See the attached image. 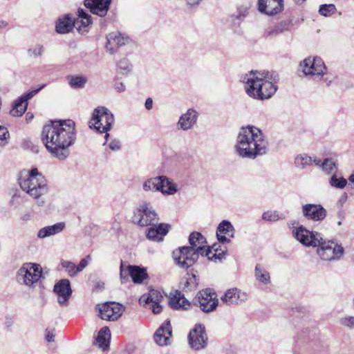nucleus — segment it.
<instances>
[{"label":"nucleus","mask_w":354,"mask_h":354,"mask_svg":"<svg viewBox=\"0 0 354 354\" xmlns=\"http://www.w3.org/2000/svg\"><path fill=\"white\" fill-rule=\"evenodd\" d=\"M158 217L149 203L142 202L134 215L135 222L140 226L156 225Z\"/></svg>","instance_id":"9d476101"},{"label":"nucleus","mask_w":354,"mask_h":354,"mask_svg":"<svg viewBox=\"0 0 354 354\" xmlns=\"http://www.w3.org/2000/svg\"><path fill=\"white\" fill-rule=\"evenodd\" d=\"M296 3L299 4L303 3L305 0H293Z\"/></svg>","instance_id":"774afa93"},{"label":"nucleus","mask_w":354,"mask_h":354,"mask_svg":"<svg viewBox=\"0 0 354 354\" xmlns=\"http://www.w3.org/2000/svg\"><path fill=\"white\" fill-rule=\"evenodd\" d=\"M46 86V84L39 85L37 88L30 91L17 100L13 104V108L10 110V113L14 117L21 116L27 109L28 100L35 96L39 91Z\"/></svg>","instance_id":"4468645a"},{"label":"nucleus","mask_w":354,"mask_h":354,"mask_svg":"<svg viewBox=\"0 0 354 354\" xmlns=\"http://www.w3.org/2000/svg\"><path fill=\"white\" fill-rule=\"evenodd\" d=\"M254 277L257 281L263 285L270 283V276L268 271L260 263L257 264L254 270Z\"/></svg>","instance_id":"f704fd0d"},{"label":"nucleus","mask_w":354,"mask_h":354,"mask_svg":"<svg viewBox=\"0 0 354 354\" xmlns=\"http://www.w3.org/2000/svg\"><path fill=\"white\" fill-rule=\"evenodd\" d=\"M120 277L122 279L127 278L128 275H129V272L127 270V266L125 267L122 262L120 264Z\"/></svg>","instance_id":"4d7b16f0"},{"label":"nucleus","mask_w":354,"mask_h":354,"mask_svg":"<svg viewBox=\"0 0 354 354\" xmlns=\"http://www.w3.org/2000/svg\"><path fill=\"white\" fill-rule=\"evenodd\" d=\"M169 304L172 308L176 310H187L191 305L184 295L178 290L171 294Z\"/></svg>","instance_id":"cd10ccee"},{"label":"nucleus","mask_w":354,"mask_h":354,"mask_svg":"<svg viewBox=\"0 0 354 354\" xmlns=\"http://www.w3.org/2000/svg\"><path fill=\"white\" fill-rule=\"evenodd\" d=\"M292 233L293 237L306 247L317 248L322 240L320 233L316 231H310L303 225L294 227Z\"/></svg>","instance_id":"1a4fd4ad"},{"label":"nucleus","mask_w":354,"mask_h":354,"mask_svg":"<svg viewBox=\"0 0 354 354\" xmlns=\"http://www.w3.org/2000/svg\"><path fill=\"white\" fill-rule=\"evenodd\" d=\"M214 255L216 258H214V261L216 262L217 261H221L224 259L226 256V251H218L217 248L214 249Z\"/></svg>","instance_id":"5fc2aeb1"},{"label":"nucleus","mask_w":354,"mask_h":354,"mask_svg":"<svg viewBox=\"0 0 354 354\" xmlns=\"http://www.w3.org/2000/svg\"><path fill=\"white\" fill-rule=\"evenodd\" d=\"M44 46L39 43L31 45L28 49V56L34 59L41 57L44 55Z\"/></svg>","instance_id":"a19ab883"},{"label":"nucleus","mask_w":354,"mask_h":354,"mask_svg":"<svg viewBox=\"0 0 354 354\" xmlns=\"http://www.w3.org/2000/svg\"><path fill=\"white\" fill-rule=\"evenodd\" d=\"M9 26V24L7 21L0 20V30L3 29Z\"/></svg>","instance_id":"e2e57ef3"},{"label":"nucleus","mask_w":354,"mask_h":354,"mask_svg":"<svg viewBox=\"0 0 354 354\" xmlns=\"http://www.w3.org/2000/svg\"><path fill=\"white\" fill-rule=\"evenodd\" d=\"M74 28L77 31L84 34L88 31V27L91 24V16L83 9L80 8L77 10V17L73 19Z\"/></svg>","instance_id":"bb28decb"},{"label":"nucleus","mask_w":354,"mask_h":354,"mask_svg":"<svg viewBox=\"0 0 354 354\" xmlns=\"http://www.w3.org/2000/svg\"><path fill=\"white\" fill-rule=\"evenodd\" d=\"M171 327L170 322L166 321L156 331L153 338L155 342L160 346H167L171 343Z\"/></svg>","instance_id":"b1692460"},{"label":"nucleus","mask_w":354,"mask_h":354,"mask_svg":"<svg viewBox=\"0 0 354 354\" xmlns=\"http://www.w3.org/2000/svg\"><path fill=\"white\" fill-rule=\"evenodd\" d=\"M170 226L165 223H158L150 225L146 232L147 238L153 241H161L168 233Z\"/></svg>","instance_id":"a878e982"},{"label":"nucleus","mask_w":354,"mask_h":354,"mask_svg":"<svg viewBox=\"0 0 354 354\" xmlns=\"http://www.w3.org/2000/svg\"><path fill=\"white\" fill-rule=\"evenodd\" d=\"M109 147L112 151H118L121 148L120 141L118 139H113L110 142Z\"/></svg>","instance_id":"6e6d98bb"},{"label":"nucleus","mask_w":354,"mask_h":354,"mask_svg":"<svg viewBox=\"0 0 354 354\" xmlns=\"http://www.w3.org/2000/svg\"><path fill=\"white\" fill-rule=\"evenodd\" d=\"M295 164L299 169H304L313 164V158L306 153L299 154L295 158Z\"/></svg>","instance_id":"ea45409f"},{"label":"nucleus","mask_w":354,"mask_h":354,"mask_svg":"<svg viewBox=\"0 0 354 354\" xmlns=\"http://www.w3.org/2000/svg\"><path fill=\"white\" fill-rule=\"evenodd\" d=\"M290 23L288 21H282L276 24L274 26L266 30L264 33V36L266 38H272L277 37L280 34H282L286 31H288Z\"/></svg>","instance_id":"2f4dec72"},{"label":"nucleus","mask_w":354,"mask_h":354,"mask_svg":"<svg viewBox=\"0 0 354 354\" xmlns=\"http://www.w3.org/2000/svg\"><path fill=\"white\" fill-rule=\"evenodd\" d=\"M301 214L307 220L322 221L326 216V210L319 204H306L301 207Z\"/></svg>","instance_id":"f3484780"},{"label":"nucleus","mask_w":354,"mask_h":354,"mask_svg":"<svg viewBox=\"0 0 354 354\" xmlns=\"http://www.w3.org/2000/svg\"><path fill=\"white\" fill-rule=\"evenodd\" d=\"M160 192L164 195H174L178 191V186L174 180L166 176H161Z\"/></svg>","instance_id":"7c9ffc66"},{"label":"nucleus","mask_w":354,"mask_h":354,"mask_svg":"<svg viewBox=\"0 0 354 354\" xmlns=\"http://www.w3.org/2000/svg\"><path fill=\"white\" fill-rule=\"evenodd\" d=\"M336 10L333 4H324L319 7V12L324 17H328L333 14Z\"/></svg>","instance_id":"49530a36"},{"label":"nucleus","mask_w":354,"mask_h":354,"mask_svg":"<svg viewBox=\"0 0 354 354\" xmlns=\"http://www.w3.org/2000/svg\"><path fill=\"white\" fill-rule=\"evenodd\" d=\"M42 272L39 264L24 263L16 273V281L20 285L32 288L41 277Z\"/></svg>","instance_id":"423d86ee"},{"label":"nucleus","mask_w":354,"mask_h":354,"mask_svg":"<svg viewBox=\"0 0 354 354\" xmlns=\"http://www.w3.org/2000/svg\"><path fill=\"white\" fill-rule=\"evenodd\" d=\"M214 248H210L209 246L206 245V247L203 248V252H201L200 255L202 257H206L209 260L214 261V258H216L214 255Z\"/></svg>","instance_id":"603ef678"},{"label":"nucleus","mask_w":354,"mask_h":354,"mask_svg":"<svg viewBox=\"0 0 354 354\" xmlns=\"http://www.w3.org/2000/svg\"><path fill=\"white\" fill-rule=\"evenodd\" d=\"M111 0H85L84 5L90 11L100 17L106 15Z\"/></svg>","instance_id":"393cba45"},{"label":"nucleus","mask_w":354,"mask_h":354,"mask_svg":"<svg viewBox=\"0 0 354 354\" xmlns=\"http://www.w3.org/2000/svg\"><path fill=\"white\" fill-rule=\"evenodd\" d=\"M207 335L205 332V328L202 324H196L194 328L190 330L188 335L189 344L194 350L204 348L207 344Z\"/></svg>","instance_id":"ddd939ff"},{"label":"nucleus","mask_w":354,"mask_h":354,"mask_svg":"<svg viewBox=\"0 0 354 354\" xmlns=\"http://www.w3.org/2000/svg\"><path fill=\"white\" fill-rule=\"evenodd\" d=\"M283 0H259L258 10L268 16H274L282 12Z\"/></svg>","instance_id":"412c9836"},{"label":"nucleus","mask_w":354,"mask_h":354,"mask_svg":"<svg viewBox=\"0 0 354 354\" xmlns=\"http://www.w3.org/2000/svg\"><path fill=\"white\" fill-rule=\"evenodd\" d=\"M61 266L70 277H75L78 273L77 270H76L77 266L71 261H62Z\"/></svg>","instance_id":"a18cd8bd"},{"label":"nucleus","mask_w":354,"mask_h":354,"mask_svg":"<svg viewBox=\"0 0 354 354\" xmlns=\"http://www.w3.org/2000/svg\"><path fill=\"white\" fill-rule=\"evenodd\" d=\"M339 324L346 328H354V316L347 315L339 319Z\"/></svg>","instance_id":"8fccbe9b"},{"label":"nucleus","mask_w":354,"mask_h":354,"mask_svg":"<svg viewBox=\"0 0 354 354\" xmlns=\"http://www.w3.org/2000/svg\"><path fill=\"white\" fill-rule=\"evenodd\" d=\"M315 163L316 165L322 167V163L323 162L320 159H313V163Z\"/></svg>","instance_id":"0e129e2a"},{"label":"nucleus","mask_w":354,"mask_h":354,"mask_svg":"<svg viewBox=\"0 0 354 354\" xmlns=\"http://www.w3.org/2000/svg\"><path fill=\"white\" fill-rule=\"evenodd\" d=\"M235 229L232 224L227 220L221 221L216 230V236L218 241L221 243H229L230 238H234Z\"/></svg>","instance_id":"5701e85b"},{"label":"nucleus","mask_w":354,"mask_h":354,"mask_svg":"<svg viewBox=\"0 0 354 354\" xmlns=\"http://www.w3.org/2000/svg\"><path fill=\"white\" fill-rule=\"evenodd\" d=\"M114 122V115L108 108L97 106L93 111L89 127H93L99 133H106L111 129Z\"/></svg>","instance_id":"39448f33"},{"label":"nucleus","mask_w":354,"mask_h":354,"mask_svg":"<svg viewBox=\"0 0 354 354\" xmlns=\"http://www.w3.org/2000/svg\"><path fill=\"white\" fill-rule=\"evenodd\" d=\"M187 5L190 6H198L203 0H185Z\"/></svg>","instance_id":"052dcab7"},{"label":"nucleus","mask_w":354,"mask_h":354,"mask_svg":"<svg viewBox=\"0 0 354 354\" xmlns=\"http://www.w3.org/2000/svg\"><path fill=\"white\" fill-rule=\"evenodd\" d=\"M91 260V256L87 255L85 258L80 261L79 265L77 266L76 270H77L78 272H82L88 265Z\"/></svg>","instance_id":"864d4df0"},{"label":"nucleus","mask_w":354,"mask_h":354,"mask_svg":"<svg viewBox=\"0 0 354 354\" xmlns=\"http://www.w3.org/2000/svg\"><path fill=\"white\" fill-rule=\"evenodd\" d=\"M19 185L23 191L37 200L39 206L44 205L46 201L42 196L48 192V185L44 176L37 168L30 169L26 178H21Z\"/></svg>","instance_id":"20e7f679"},{"label":"nucleus","mask_w":354,"mask_h":354,"mask_svg":"<svg viewBox=\"0 0 354 354\" xmlns=\"http://www.w3.org/2000/svg\"><path fill=\"white\" fill-rule=\"evenodd\" d=\"M145 106L147 110H151L153 108V100L151 97L146 100Z\"/></svg>","instance_id":"680f3d73"},{"label":"nucleus","mask_w":354,"mask_h":354,"mask_svg":"<svg viewBox=\"0 0 354 354\" xmlns=\"http://www.w3.org/2000/svg\"><path fill=\"white\" fill-rule=\"evenodd\" d=\"M329 184L333 187L343 189L346 186L347 180L342 176L334 173L329 180Z\"/></svg>","instance_id":"79ce46f5"},{"label":"nucleus","mask_w":354,"mask_h":354,"mask_svg":"<svg viewBox=\"0 0 354 354\" xmlns=\"http://www.w3.org/2000/svg\"><path fill=\"white\" fill-rule=\"evenodd\" d=\"M200 252L187 246L180 247L173 252V257L176 263L184 269L193 266L198 260Z\"/></svg>","instance_id":"f8f14e48"},{"label":"nucleus","mask_w":354,"mask_h":354,"mask_svg":"<svg viewBox=\"0 0 354 354\" xmlns=\"http://www.w3.org/2000/svg\"><path fill=\"white\" fill-rule=\"evenodd\" d=\"M268 146V140L263 131L258 127L248 125L239 129L234 149L238 156L254 160L266 155Z\"/></svg>","instance_id":"f03ea898"},{"label":"nucleus","mask_w":354,"mask_h":354,"mask_svg":"<svg viewBox=\"0 0 354 354\" xmlns=\"http://www.w3.org/2000/svg\"><path fill=\"white\" fill-rule=\"evenodd\" d=\"M162 299L163 296L159 290L151 289L149 291L148 295H142L139 301L140 304H147L154 314H158L162 311L160 302Z\"/></svg>","instance_id":"a211bd4d"},{"label":"nucleus","mask_w":354,"mask_h":354,"mask_svg":"<svg viewBox=\"0 0 354 354\" xmlns=\"http://www.w3.org/2000/svg\"><path fill=\"white\" fill-rule=\"evenodd\" d=\"M127 270L129 276L132 278L134 283H141L147 276L146 270L140 268L136 266H127Z\"/></svg>","instance_id":"c9c22d12"},{"label":"nucleus","mask_w":354,"mask_h":354,"mask_svg":"<svg viewBox=\"0 0 354 354\" xmlns=\"http://www.w3.org/2000/svg\"><path fill=\"white\" fill-rule=\"evenodd\" d=\"M245 93L253 99L263 100L270 98L277 86L269 72L250 71L242 77Z\"/></svg>","instance_id":"7ed1b4c3"},{"label":"nucleus","mask_w":354,"mask_h":354,"mask_svg":"<svg viewBox=\"0 0 354 354\" xmlns=\"http://www.w3.org/2000/svg\"><path fill=\"white\" fill-rule=\"evenodd\" d=\"M248 13V10L246 7H239L237 9V13L232 15V19L234 22L238 21V24H239L245 18Z\"/></svg>","instance_id":"de8ad7c7"},{"label":"nucleus","mask_w":354,"mask_h":354,"mask_svg":"<svg viewBox=\"0 0 354 354\" xmlns=\"http://www.w3.org/2000/svg\"><path fill=\"white\" fill-rule=\"evenodd\" d=\"M55 336L53 330L46 329L45 337L48 342H54Z\"/></svg>","instance_id":"bf43d9fd"},{"label":"nucleus","mask_w":354,"mask_h":354,"mask_svg":"<svg viewBox=\"0 0 354 354\" xmlns=\"http://www.w3.org/2000/svg\"><path fill=\"white\" fill-rule=\"evenodd\" d=\"M111 336L110 330L108 327L102 328L95 338V345L102 348L103 351L109 346V339Z\"/></svg>","instance_id":"72a5a7b5"},{"label":"nucleus","mask_w":354,"mask_h":354,"mask_svg":"<svg viewBox=\"0 0 354 354\" xmlns=\"http://www.w3.org/2000/svg\"><path fill=\"white\" fill-rule=\"evenodd\" d=\"M10 133L7 128L0 126V147L6 146L8 143Z\"/></svg>","instance_id":"09e8293b"},{"label":"nucleus","mask_w":354,"mask_h":354,"mask_svg":"<svg viewBox=\"0 0 354 354\" xmlns=\"http://www.w3.org/2000/svg\"><path fill=\"white\" fill-rule=\"evenodd\" d=\"M322 170L327 174H334L337 171L335 161L332 158H326L322 163Z\"/></svg>","instance_id":"37998d69"},{"label":"nucleus","mask_w":354,"mask_h":354,"mask_svg":"<svg viewBox=\"0 0 354 354\" xmlns=\"http://www.w3.org/2000/svg\"><path fill=\"white\" fill-rule=\"evenodd\" d=\"M317 254L323 261H339L344 256V249L341 244L322 238L320 244L317 246Z\"/></svg>","instance_id":"0eeeda50"},{"label":"nucleus","mask_w":354,"mask_h":354,"mask_svg":"<svg viewBox=\"0 0 354 354\" xmlns=\"http://www.w3.org/2000/svg\"><path fill=\"white\" fill-rule=\"evenodd\" d=\"M74 28L73 19L68 16L59 18L57 21L55 29L59 34L68 33Z\"/></svg>","instance_id":"473e14b6"},{"label":"nucleus","mask_w":354,"mask_h":354,"mask_svg":"<svg viewBox=\"0 0 354 354\" xmlns=\"http://www.w3.org/2000/svg\"><path fill=\"white\" fill-rule=\"evenodd\" d=\"M53 290L57 296L58 303L63 306H67L72 295L69 280L66 279L59 280L55 284Z\"/></svg>","instance_id":"aec40b11"},{"label":"nucleus","mask_w":354,"mask_h":354,"mask_svg":"<svg viewBox=\"0 0 354 354\" xmlns=\"http://www.w3.org/2000/svg\"><path fill=\"white\" fill-rule=\"evenodd\" d=\"M76 134L73 120L51 121L44 126L41 140L53 157L64 160L70 155L69 148L75 142Z\"/></svg>","instance_id":"f257e3e1"},{"label":"nucleus","mask_w":354,"mask_h":354,"mask_svg":"<svg viewBox=\"0 0 354 354\" xmlns=\"http://www.w3.org/2000/svg\"><path fill=\"white\" fill-rule=\"evenodd\" d=\"M124 310L122 305L115 302H106L99 308L100 317L107 321L117 320L121 317Z\"/></svg>","instance_id":"2eb2a0df"},{"label":"nucleus","mask_w":354,"mask_h":354,"mask_svg":"<svg viewBox=\"0 0 354 354\" xmlns=\"http://www.w3.org/2000/svg\"><path fill=\"white\" fill-rule=\"evenodd\" d=\"M114 88L118 93L124 92L126 89L125 85L124 83L115 81L114 84Z\"/></svg>","instance_id":"13d9d810"},{"label":"nucleus","mask_w":354,"mask_h":354,"mask_svg":"<svg viewBox=\"0 0 354 354\" xmlns=\"http://www.w3.org/2000/svg\"><path fill=\"white\" fill-rule=\"evenodd\" d=\"M300 68L305 76L323 77L326 67L322 59L319 57H308L300 63Z\"/></svg>","instance_id":"9b49d317"},{"label":"nucleus","mask_w":354,"mask_h":354,"mask_svg":"<svg viewBox=\"0 0 354 354\" xmlns=\"http://www.w3.org/2000/svg\"><path fill=\"white\" fill-rule=\"evenodd\" d=\"M118 66L122 73H127L131 70V64L127 59H122L118 63Z\"/></svg>","instance_id":"3c124183"},{"label":"nucleus","mask_w":354,"mask_h":354,"mask_svg":"<svg viewBox=\"0 0 354 354\" xmlns=\"http://www.w3.org/2000/svg\"><path fill=\"white\" fill-rule=\"evenodd\" d=\"M198 117V112L195 109H189L180 116L176 123V128L183 131H188L192 129L196 124Z\"/></svg>","instance_id":"4be33fe9"},{"label":"nucleus","mask_w":354,"mask_h":354,"mask_svg":"<svg viewBox=\"0 0 354 354\" xmlns=\"http://www.w3.org/2000/svg\"><path fill=\"white\" fill-rule=\"evenodd\" d=\"M248 294L237 288L227 290L221 297V302L227 306L240 305L248 300Z\"/></svg>","instance_id":"dca6fc26"},{"label":"nucleus","mask_w":354,"mask_h":354,"mask_svg":"<svg viewBox=\"0 0 354 354\" xmlns=\"http://www.w3.org/2000/svg\"><path fill=\"white\" fill-rule=\"evenodd\" d=\"M105 136H104V138H105V142H104V145H106L107 140H108V138L109 137V133L108 132L105 133Z\"/></svg>","instance_id":"338daca9"},{"label":"nucleus","mask_w":354,"mask_h":354,"mask_svg":"<svg viewBox=\"0 0 354 354\" xmlns=\"http://www.w3.org/2000/svg\"><path fill=\"white\" fill-rule=\"evenodd\" d=\"M66 80L68 85L73 89L82 88L87 82V77L84 75H68Z\"/></svg>","instance_id":"4c0bfd02"},{"label":"nucleus","mask_w":354,"mask_h":354,"mask_svg":"<svg viewBox=\"0 0 354 354\" xmlns=\"http://www.w3.org/2000/svg\"><path fill=\"white\" fill-rule=\"evenodd\" d=\"M65 227L64 222L57 223L53 225H48L40 229L37 233V236L40 239H44L61 232Z\"/></svg>","instance_id":"c756f323"},{"label":"nucleus","mask_w":354,"mask_h":354,"mask_svg":"<svg viewBox=\"0 0 354 354\" xmlns=\"http://www.w3.org/2000/svg\"><path fill=\"white\" fill-rule=\"evenodd\" d=\"M194 302L196 305H198L202 311L206 313L214 311L218 305L217 295L214 290L210 288L199 291Z\"/></svg>","instance_id":"6e6552de"},{"label":"nucleus","mask_w":354,"mask_h":354,"mask_svg":"<svg viewBox=\"0 0 354 354\" xmlns=\"http://www.w3.org/2000/svg\"><path fill=\"white\" fill-rule=\"evenodd\" d=\"M197 286L198 283L196 275H189L184 283L183 290L185 292L192 291L197 288Z\"/></svg>","instance_id":"c03bdc74"},{"label":"nucleus","mask_w":354,"mask_h":354,"mask_svg":"<svg viewBox=\"0 0 354 354\" xmlns=\"http://www.w3.org/2000/svg\"><path fill=\"white\" fill-rule=\"evenodd\" d=\"M130 39L128 36L118 32H111L106 36V50L111 55L116 52L118 47L128 44Z\"/></svg>","instance_id":"6ab92c4d"},{"label":"nucleus","mask_w":354,"mask_h":354,"mask_svg":"<svg viewBox=\"0 0 354 354\" xmlns=\"http://www.w3.org/2000/svg\"><path fill=\"white\" fill-rule=\"evenodd\" d=\"M286 215L282 212L277 210H268L262 214V219L269 222H276L281 220H284Z\"/></svg>","instance_id":"58836bf2"},{"label":"nucleus","mask_w":354,"mask_h":354,"mask_svg":"<svg viewBox=\"0 0 354 354\" xmlns=\"http://www.w3.org/2000/svg\"><path fill=\"white\" fill-rule=\"evenodd\" d=\"M26 120H27L28 121H29V120H32V118H33V115H32V114H31L30 113H28L26 114Z\"/></svg>","instance_id":"69168bd1"},{"label":"nucleus","mask_w":354,"mask_h":354,"mask_svg":"<svg viewBox=\"0 0 354 354\" xmlns=\"http://www.w3.org/2000/svg\"><path fill=\"white\" fill-rule=\"evenodd\" d=\"M161 176L147 179L142 183V189L145 192H160Z\"/></svg>","instance_id":"e433bc0d"},{"label":"nucleus","mask_w":354,"mask_h":354,"mask_svg":"<svg viewBox=\"0 0 354 354\" xmlns=\"http://www.w3.org/2000/svg\"><path fill=\"white\" fill-rule=\"evenodd\" d=\"M189 246L188 248L198 251V252H203L204 247H206L207 241L205 238L199 232H194L189 236Z\"/></svg>","instance_id":"c85d7f7f"}]
</instances>
